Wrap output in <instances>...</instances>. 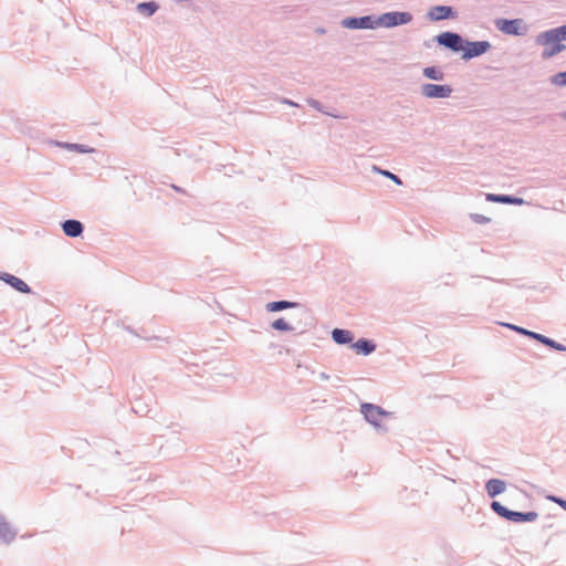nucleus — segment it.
Listing matches in <instances>:
<instances>
[{"instance_id":"f257e3e1","label":"nucleus","mask_w":566,"mask_h":566,"mask_svg":"<svg viewBox=\"0 0 566 566\" xmlns=\"http://www.w3.org/2000/svg\"><path fill=\"white\" fill-rule=\"evenodd\" d=\"M535 42L544 48L542 53L543 59H551L566 49V46L560 43L558 34L555 33L553 29L539 33L535 38Z\"/></svg>"},{"instance_id":"f03ea898","label":"nucleus","mask_w":566,"mask_h":566,"mask_svg":"<svg viewBox=\"0 0 566 566\" xmlns=\"http://www.w3.org/2000/svg\"><path fill=\"white\" fill-rule=\"evenodd\" d=\"M491 507L494 512H496L500 516L512 521V522H534L538 514L536 512H527V513H521V512H514L510 511L506 507H504L500 502L494 501L491 504Z\"/></svg>"},{"instance_id":"7ed1b4c3","label":"nucleus","mask_w":566,"mask_h":566,"mask_svg":"<svg viewBox=\"0 0 566 566\" xmlns=\"http://www.w3.org/2000/svg\"><path fill=\"white\" fill-rule=\"evenodd\" d=\"M361 412L366 420L376 427H380L384 419L390 416V412L385 411L380 407L373 403H363Z\"/></svg>"},{"instance_id":"20e7f679","label":"nucleus","mask_w":566,"mask_h":566,"mask_svg":"<svg viewBox=\"0 0 566 566\" xmlns=\"http://www.w3.org/2000/svg\"><path fill=\"white\" fill-rule=\"evenodd\" d=\"M411 20L412 15L409 12H388L379 18L380 23L386 28L406 24Z\"/></svg>"},{"instance_id":"39448f33","label":"nucleus","mask_w":566,"mask_h":566,"mask_svg":"<svg viewBox=\"0 0 566 566\" xmlns=\"http://www.w3.org/2000/svg\"><path fill=\"white\" fill-rule=\"evenodd\" d=\"M421 93L428 98H446L450 96L452 88L449 85L424 84Z\"/></svg>"},{"instance_id":"423d86ee","label":"nucleus","mask_w":566,"mask_h":566,"mask_svg":"<svg viewBox=\"0 0 566 566\" xmlns=\"http://www.w3.org/2000/svg\"><path fill=\"white\" fill-rule=\"evenodd\" d=\"M522 23H523V21L521 19H515V20L500 19L496 21V27L500 31H502L505 34L517 35L521 33Z\"/></svg>"},{"instance_id":"0eeeda50","label":"nucleus","mask_w":566,"mask_h":566,"mask_svg":"<svg viewBox=\"0 0 566 566\" xmlns=\"http://www.w3.org/2000/svg\"><path fill=\"white\" fill-rule=\"evenodd\" d=\"M438 42L457 52L463 49L462 39L455 33L443 32L438 36Z\"/></svg>"},{"instance_id":"6e6552de","label":"nucleus","mask_w":566,"mask_h":566,"mask_svg":"<svg viewBox=\"0 0 566 566\" xmlns=\"http://www.w3.org/2000/svg\"><path fill=\"white\" fill-rule=\"evenodd\" d=\"M455 13L451 7L436 6L430 9L428 17L432 21H439L443 19L454 18Z\"/></svg>"},{"instance_id":"1a4fd4ad","label":"nucleus","mask_w":566,"mask_h":566,"mask_svg":"<svg viewBox=\"0 0 566 566\" xmlns=\"http://www.w3.org/2000/svg\"><path fill=\"white\" fill-rule=\"evenodd\" d=\"M0 280L8 283L10 286H12L14 290L21 292V293H30V287L28 284L22 281L21 279L9 274V273H0Z\"/></svg>"},{"instance_id":"9d476101","label":"nucleus","mask_w":566,"mask_h":566,"mask_svg":"<svg viewBox=\"0 0 566 566\" xmlns=\"http://www.w3.org/2000/svg\"><path fill=\"white\" fill-rule=\"evenodd\" d=\"M490 43L486 41L472 42L468 44V48L463 54V57L470 59L485 53L490 49Z\"/></svg>"},{"instance_id":"9b49d317","label":"nucleus","mask_w":566,"mask_h":566,"mask_svg":"<svg viewBox=\"0 0 566 566\" xmlns=\"http://www.w3.org/2000/svg\"><path fill=\"white\" fill-rule=\"evenodd\" d=\"M62 229L64 231V233L69 237H77L82 233L83 231V226L80 221L77 220H66L63 224H62Z\"/></svg>"},{"instance_id":"f8f14e48","label":"nucleus","mask_w":566,"mask_h":566,"mask_svg":"<svg viewBox=\"0 0 566 566\" xmlns=\"http://www.w3.org/2000/svg\"><path fill=\"white\" fill-rule=\"evenodd\" d=\"M505 490V483L499 479H492L486 483V491L491 497L502 493Z\"/></svg>"},{"instance_id":"ddd939ff","label":"nucleus","mask_w":566,"mask_h":566,"mask_svg":"<svg viewBox=\"0 0 566 566\" xmlns=\"http://www.w3.org/2000/svg\"><path fill=\"white\" fill-rule=\"evenodd\" d=\"M530 337L541 342L542 344L548 346V347H552L556 350H566V347L563 346L562 344H558L556 343L555 340L542 335V334H537V333H530Z\"/></svg>"},{"instance_id":"4468645a","label":"nucleus","mask_w":566,"mask_h":566,"mask_svg":"<svg viewBox=\"0 0 566 566\" xmlns=\"http://www.w3.org/2000/svg\"><path fill=\"white\" fill-rule=\"evenodd\" d=\"M332 337L337 344H347L353 340V335L349 331L335 328L332 333Z\"/></svg>"},{"instance_id":"2eb2a0df","label":"nucleus","mask_w":566,"mask_h":566,"mask_svg":"<svg viewBox=\"0 0 566 566\" xmlns=\"http://www.w3.org/2000/svg\"><path fill=\"white\" fill-rule=\"evenodd\" d=\"M353 347L356 349L357 354L368 355L375 349V345L366 339L357 340Z\"/></svg>"},{"instance_id":"dca6fc26","label":"nucleus","mask_w":566,"mask_h":566,"mask_svg":"<svg viewBox=\"0 0 566 566\" xmlns=\"http://www.w3.org/2000/svg\"><path fill=\"white\" fill-rule=\"evenodd\" d=\"M14 532L10 528L8 523L0 516V539L3 542H11L14 538Z\"/></svg>"},{"instance_id":"f3484780","label":"nucleus","mask_w":566,"mask_h":566,"mask_svg":"<svg viewBox=\"0 0 566 566\" xmlns=\"http://www.w3.org/2000/svg\"><path fill=\"white\" fill-rule=\"evenodd\" d=\"M369 21H370V18L369 17H364V18H359V19H348V20H345L344 21V25L347 27V28H369L370 24H369Z\"/></svg>"},{"instance_id":"a211bd4d","label":"nucleus","mask_w":566,"mask_h":566,"mask_svg":"<svg viewBox=\"0 0 566 566\" xmlns=\"http://www.w3.org/2000/svg\"><path fill=\"white\" fill-rule=\"evenodd\" d=\"M486 200L492 202H501V203H521L522 199L512 198L509 196L488 193Z\"/></svg>"},{"instance_id":"6ab92c4d","label":"nucleus","mask_w":566,"mask_h":566,"mask_svg":"<svg viewBox=\"0 0 566 566\" xmlns=\"http://www.w3.org/2000/svg\"><path fill=\"white\" fill-rule=\"evenodd\" d=\"M295 306L294 303L287 301L271 302L266 304V310L270 312L282 311Z\"/></svg>"},{"instance_id":"aec40b11","label":"nucleus","mask_w":566,"mask_h":566,"mask_svg":"<svg viewBox=\"0 0 566 566\" xmlns=\"http://www.w3.org/2000/svg\"><path fill=\"white\" fill-rule=\"evenodd\" d=\"M423 74L428 77V78H432V80H442L443 75L440 71L436 70L434 67H426L423 70Z\"/></svg>"},{"instance_id":"412c9836","label":"nucleus","mask_w":566,"mask_h":566,"mask_svg":"<svg viewBox=\"0 0 566 566\" xmlns=\"http://www.w3.org/2000/svg\"><path fill=\"white\" fill-rule=\"evenodd\" d=\"M272 327L277 331H291L292 327L283 319L277 318L272 323Z\"/></svg>"},{"instance_id":"4be33fe9","label":"nucleus","mask_w":566,"mask_h":566,"mask_svg":"<svg viewBox=\"0 0 566 566\" xmlns=\"http://www.w3.org/2000/svg\"><path fill=\"white\" fill-rule=\"evenodd\" d=\"M552 82H553L555 85H558V86L566 85V71H565V72L557 73L556 75H554V76L552 77Z\"/></svg>"},{"instance_id":"5701e85b","label":"nucleus","mask_w":566,"mask_h":566,"mask_svg":"<svg viewBox=\"0 0 566 566\" xmlns=\"http://www.w3.org/2000/svg\"><path fill=\"white\" fill-rule=\"evenodd\" d=\"M138 9H139L140 11L146 10V11H147V14H148V15H150V14H153V13L156 11L157 6H156L154 2H145V3H140V4L138 6Z\"/></svg>"},{"instance_id":"b1692460","label":"nucleus","mask_w":566,"mask_h":566,"mask_svg":"<svg viewBox=\"0 0 566 566\" xmlns=\"http://www.w3.org/2000/svg\"><path fill=\"white\" fill-rule=\"evenodd\" d=\"M558 34L560 43L566 40V25L553 29Z\"/></svg>"},{"instance_id":"393cba45","label":"nucleus","mask_w":566,"mask_h":566,"mask_svg":"<svg viewBox=\"0 0 566 566\" xmlns=\"http://www.w3.org/2000/svg\"><path fill=\"white\" fill-rule=\"evenodd\" d=\"M472 219L476 223H486V222L490 221V218H488L485 216H482V214H479V213L472 214Z\"/></svg>"},{"instance_id":"a878e982","label":"nucleus","mask_w":566,"mask_h":566,"mask_svg":"<svg viewBox=\"0 0 566 566\" xmlns=\"http://www.w3.org/2000/svg\"><path fill=\"white\" fill-rule=\"evenodd\" d=\"M380 174H382L384 176L388 177L389 179H391L396 184L401 185L400 178L397 177L396 175L391 174L390 171H387V170L382 171V170H380Z\"/></svg>"},{"instance_id":"bb28decb","label":"nucleus","mask_w":566,"mask_h":566,"mask_svg":"<svg viewBox=\"0 0 566 566\" xmlns=\"http://www.w3.org/2000/svg\"><path fill=\"white\" fill-rule=\"evenodd\" d=\"M509 327H511L512 329H515L516 332H518L521 334L527 335V336H530V333H532L531 331L524 329L522 327L513 326V325H509Z\"/></svg>"},{"instance_id":"cd10ccee","label":"nucleus","mask_w":566,"mask_h":566,"mask_svg":"<svg viewBox=\"0 0 566 566\" xmlns=\"http://www.w3.org/2000/svg\"><path fill=\"white\" fill-rule=\"evenodd\" d=\"M556 503H558L563 509L566 510V501L560 499H553Z\"/></svg>"}]
</instances>
